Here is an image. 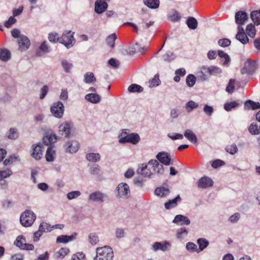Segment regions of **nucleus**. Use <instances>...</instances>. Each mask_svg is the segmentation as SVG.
I'll return each mask as SVG.
<instances>
[{
	"label": "nucleus",
	"mask_w": 260,
	"mask_h": 260,
	"mask_svg": "<svg viewBox=\"0 0 260 260\" xmlns=\"http://www.w3.org/2000/svg\"><path fill=\"white\" fill-rule=\"evenodd\" d=\"M173 222L178 225H189L190 223V220L187 217L182 215H177L174 218Z\"/></svg>",
	"instance_id": "nucleus-15"
},
{
	"label": "nucleus",
	"mask_w": 260,
	"mask_h": 260,
	"mask_svg": "<svg viewBox=\"0 0 260 260\" xmlns=\"http://www.w3.org/2000/svg\"><path fill=\"white\" fill-rule=\"evenodd\" d=\"M100 167L98 165H94L90 168V173L91 175H99L100 173Z\"/></svg>",
	"instance_id": "nucleus-60"
},
{
	"label": "nucleus",
	"mask_w": 260,
	"mask_h": 260,
	"mask_svg": "<svg viewBox=\"0 0 260 260\" xmlns=\"http://www.w3.org/2000/svg\"><path fill=\"white\" fill-rule=\"evenodd\" d=\"M55 151L53 149L52 146H49L47 148L45 158L47 161L51 162L54 160Z\"/></svg>",
	"instance_id": "nucleus-29"
},
{
	"label": "nucleus",
	"mask_w": 260,
	"mask_h": 260,
	"mask_svg": "<svg viewBox=\"0 0 260 260\" xmlns=\"http://www.w3.org/2000/svg\"><path fill=\"white\" fill-rule=\"evenodd\" d=\"M18 132L15 128H11L7 134L8 138L11 140H15L18 138Z\"/></svg>",
	"instance_id": "nucleus-38"
},
{
	"label": "nucleus",
	"mask_w": 260,
	"mask_h": 260,
	"mask_svg": "<svg viewBox=\"0 0 260 260\" xmlns=\"http://www.w3.org/2000/svg\"><path fill=\"white\" fill-rule=\"evenodd\" d=\"M225 149L226 152L231 154H234L238 151V148L235 144L227 146Z\"/></svg>",
	"instance_id": "nucleus-55"
},
{
	"label": "nucleus",
	"mask_w": 260,
	"mask_h": 260,
	"mask_svg": "<svg viewBox=\"0 0 260 260\" xmlns=\"http://www.w3.org/2000/svg\"><path fill=\"white\" fill-rule=\"evenodd\" d=\"M59 132L60 134L65 137H68L71 132L70 125L67 123H63L59 126Z\"/></svg>",
	"instance_id": "nucleus-24"
},
{
	"label": "nucleus",
	"mask_w": 260,
	"mask_h": 260,
	"mask_svg": "<svg viewBox=\"0 0 260 260\" xmlns=\"http://www.w3.org/2000/svg\"><path fill=\"white\" fill-rule=\"evenodd\" d=\"M11 54L10 51L5 48L0 49V60L7 62L11 59Z\"/></svg>",
	"instance_id": "nucleus-25"
},
{
	"label": "nucleus",
	"mask_w": 260,
	"mask_h": 260,
	"mask_svg": "<svg viewBox=\"0 0 260 260\" xmlns=\"http://www.w3.org/2000/svg\"><path fill=\"white\" fill-rule=\"evenodd\" d=\"M239 105V103L237 101H232L230 103H226L224 105V109L226 111H230Z\"/></svg>",
	"instance_id": "nucleus-42"
},
{
	"label": "nucleus",
	"mask_w": 260,
	"mask_h": 260,
	"mask_svg": "<svg viewBox=\"0 0 260 260\" xmlns=\"http://www.w3.org/2000/svg\"><path fill=\"white\" fill-rule=\"evenodd\" d=\"M18 160L17 156L13 155L9 156L8 158L6 159L4 161V164L5 166L10 165L13 162H16Z\"/></svg>",
	"instance_id": "nucleus-56"
},
{
	"label": "nucleus",
	"mask_w": 260,
	"mask_h": 260,
	"mask_svg": "<svg viewBox=\"0 0 260 260\" xmlns=\"http://www.w3.org/2000/svg\"><path fill=\"white\" fill-rule=\"evenodd\" d=\"M159 82H160V80L159 79L158 76L157 75H155L152 79L149 80V86L150 87H153L155 86H157L159 84Z\"/></svg>",
	"instance_id": "nucleus-53"
},
{
	"label": "nucleus",
	"mask_w": 260,
	"mask_h": 260,
	"mask_svg": "<svg viewBox=\"0 0 260 260\" xmlns=\"http://www.w3.org/2000/svg\"><path fill=\"white\" fill-rule=\"evenodd\" d=\"M117 191V196L120 198H127L128 197L130 190L128 185L126 183H120L116 188Z\"/></svg>",
	"instance_id": "nucleus-9"
},
{
	"label": "nucleus",
	"mask_w": 260,
	"mask_h": 260,
	"mask_svg": "<svg viewBox=\"0 0 260 260\" xmlns=\"http://www.w3.org/2000/svg\"><path fill=\"white\" fill-rule=\"evenodd\" d=\"M188 234L187 230L184 228H180L177 232L176 237L178 239H182Z\"/></svg>",
	"instance_id": "nucleus-50"
},
{
	"label": "nucleus",
	"mask_w": 260,
	"mask_h": 260,
	"mask_svg": "<svg viewBox=\"0 0 260 260\" xmlns=\"http://www.w3.org/2000/svg\"><path fill=\"white\" fill-rule=\"evenodd\" d=\"M218 43L220 46L225 47L230 45L231 41L229 39L224 38L220 39L218 41Z\"/></svg>",
	"instance_id": "nucleus-59"
},
{
	"label": "nucleus",
	"mask_w": 260,
	"mask_h": 260,
	"mask_svg": "<svg viewBox=\"0 0 260 260\" xmlns=\"http://www.w3.org/2000/svg\"><path fill=\"white\" fill-rule=\"evenodd\" d=\"M14 245L21 249L27 250L32 249V245L27 244L25 237L22 235L17 237L14 242Z\"/></svg>",
	"instance_id": "nucleus-7"
},
{
	"label": "nucleus",
	"mask_w": 260,
	"mask_h": 260,
	"mask_svg": "<svg viewBox=\"0 0 260 260\" xmlns=\"http://www.w3.org/2000/svg\"><path fill=\"white\" fill-rule=\"evenodd\" d=\"M133 48L135 50V52L143 53L147 49V47L144 46L141 48L138 43H136L135 45H134Z\"/></svg>",
	"instance_id": "nucleus-64"
},
{
	"label": "nucleus",
	"mask_w": 260,
	"mask_h": 260,
	"mask_svg": "<svg viewBox=\"0 0 260 260\" xmlns=\"http://www.w3.org/2000/svg\"><path fill=\"white\" fill-rule=\"evenodd\" d=\"M143 1L145 5L151 9H156L159 6V0H143Z\"/></svg>",
	"instance_id": "nucleus-36"
},
{
	"label": "nucleus",
	"mask_w": 260,
	"mask_h": 260,
	"mask_svg": "<svg viewBox=\"0 0 260 260\" xmlns=\"http://www.w3.org/2000/svg\"><path fill=\"white\" fill-rule=\"evenodd\" d=\"M198 76L203 81L207 80L210 76L209 67H202L198 73Z\"/></svg>",
	"instance_id": "nucleus-22"
},
{
	"label": "nucleus",
	"mask_w": 260,
	"mask_h": 260,
	"mask_svg": "<svg viewBox=\"0 0 260 260\" xmlns=\"http://www.w3.org/2000/svg\"><path fill=\"white\" fill-rule=\"evenodd\" d=\"M246 31L247 35H248L251 38H254L256 35V29L254 25L252 24H249L247 25Z\"/></svg>",
	"instance_id": "nucleus-39"
},
{
	"label": "nucleus",
	"mask_w": 260,
	"mask_h": 260,
	"mask_svg": "<svg viewBox=\"0 0 260 260\" xmlns=\"http://www.w3.org/2000/svg\"><path fill=\"white\" fill-rule=\"evenodd\" d=\"M148 165L151 166L153 171L158 174H162L164 171V167L156 159H151L148 162Z\"/></svg>",
	"instance_id": "nucleus-14"
},
{
	"label": "nucleus",
	"mask_w": 260,
	"mask_h": 260,
	"mask_svg": "<svg viewBox=\"0 0 260 260\" xmlns=\"http://www.w3.org/2000/svg\"><path fill=\"white\" fill-rule=\"evenodd\" d=\"M218 56L224 59V61L223 64L224 65L227 64L230 61V58L228 54L225 53L224 51L222 50H219L218 51Z\"/></svg>",
	"instance_id": "nucleus-51"
},
{
	"label": "nucleus",
	"mask_w": 260,
	"mask_h": 260,
	"mask_svg": "<svg viewBox=\"0 0 260 260\" xmlns=\"http://www.w3.org/2000/svg\"><path fill=\"white\" fill-rule=\"evenodd\" d=\"M51 226L49 223L43 222L40 224L39 228L40 231H42L43 233H47L52 231Z\"/></svg>",
	"instance_id": "nucleus-48"
},
{
	"label": "nucleus",
	"mask_w": 260,
	"mask_h": 260,
	"mask_svg": "<svg viewBox=\"0 0 260 260\" xmlns=\"http://www.w3.org/2000/svg\"><path fill=\"white\" fill-rule=\"evenodd\" d=\"M248 131L251 135H255L260 133V126L256 123H252L250 125Z\"/></svg>",
	"instance_id": "nucleus-40"
},
{
	"label": "nucleus",
	"mask_w": 260,
	"mask_h": 260,
	"mask_svg": "<svg viewBox=\"0 0 260 260\" xmlns=\"http://www.w3.org/2000/svg\"><path fill=\"white\" fill-rule=\"evenodd\" d=\"M181 198L179 196H177L175 199L170 200L165 204V207L167 209H170L175 207L177 205V201H180Z\"/></svg>",
	"instance_id": "nucleus-31"
},
{
	"label": "nucleus",
	"mask_w": 260,
	"mask_h": 260,
	"mask_svg": "<svg viewBox=\"0 0 260 260\" xmlns=\"http://www.w3.org/2000/svg\"><path fill=\"white\" fill-rule=\"evenodd\" d=\"M156 158L162 164L165 166H169L171 163V157L168 153L165 152H159Z\"/></svg>",
	"instance_id": "nucleus-12"
},
{
	"label": "nucleus",
	"mask_w": 260,
	"mask_h": 260,
	"mask_svg": "<svg viewBox=\"0 0 260 260\" xmlns=\"http://www.w3.org/2000/svg\"><path fill=\"white\" fill-rule=\"evenodd\" d=\"M235 80L231 79L229 84L226 87V91L229 93H232L234 91L235 88Z\"/></svg>",
	"instance_id": "nucleus-49"
},
{
	"label": "nucleus",
	"mask_w": 260,
	"mask_h": 260,
	"mask_svg": "<svg viewBox=\"0 0 260 260\" xmlns=\"http://www.w3.org/2000/svg\"><path fill=\"white\" fill-rule=\"evenodd\" d=\"M57 136L52 131L46 132L43 138V143L46 145H51L57 141Z\"/></svg>",
	"instance_id": "nucleus-6"
},
{
	"label": "nucleus",
	"mask_w": 260,
	"mask_h": 260,
	"mask_svg": "<svg viewBox=\"0 0 260 260\" xmlns=\"http://www.w3.org/2000/svg\"><path fill=\"white\" fill-rule=\"evenodd\" d=\"M106 197L104 193L99 191L91 193L89 196V200L94 202H103Z\"/></svg>",
	"instance_id": "nucleus-16"
},
{
	"label": "nucleus",
	"mask_w": 260,
	"mask_h": 260,
	"mask_svg": "<svg viewBox=\"0 0 260 260\" xmlns=\"http://www.w3.org/2000/svg\"><path fill=\"white\" fill-rule=\"evenodd\" d=\"M70 250L67 248H61L59 250L56 252L55 256L58 258H63L69 252Z\"/></svg>",
	"instance_id": "nucleus-47"
},
{
	"label": "nucleus",
	"mask_w": 260,
	"mask_h": 260,
	"mask_svg": "<svg viewBox=\"0 0 260 260\" xmlns=\"http://www.w3.org/2000/svg\"><path fill=\"white\" fill-rule=\"evenodd\" d=\"M49 49L45 41L43 42L36 52L37 56L41 57L49 52Z\"/></svg>",
	"instance_id": "nucleus-21"
},
{
	"label": "nucleus",
	"mask_w": 260,
	"mask_h": 260,
	"mask_svg": "<svg viewBox=\"0 0 260 260\" xmlns=\"http://www.w3.org/2000/svg\"><path fill=\"white\" fill-rule=\"evenodd\" d=\"M167 245H169L168 243L165 242V244H162L159 242H155L153 245V248L154 251L160 249L162 251H165L167 249Z\"/></svg>",
	"instance_id": "nucleus-44"
},
{
	"label": "nucleus",
	"mask_w": 260,
	"mask_h": 260,
	"mask_svg": "<svg viewBox=\"0 0 260 260\" xmlns=\"http://www.w3.org/2000/svg\"><path fill=\"white\" fill-rule=\"evenodd\" d=\"M184 136L192 143H196L198 141L197 136L190 129H186L184 133Z\"/></svg>",
	"instance_id": "nucleus-26"
},
{
	"label": "nucleus",
	"mask_w": 260,
	"mask_h": 260,
	"mask_svg": "<svg viewBox=\"0 0 260 260\" xmlns=\"http://www.w3.org/2000/svg\"><path fill=\"white\" fill-rule=\"evenodd\" d=\"M16 22V19L13 16H10L8 20L4 23V26L7 28H10Z\"/></svg>",
	"instance_id": "nucleus-61"
},
{
	"label": "nucleus",
	"mask_w": 260,
	"mask_h": 260,
	"mask_svg": "<svg viewBox=\"0 0 260 260\" xmlns=\"http://www.w3.org/2000/svg\"><path fill=\"white\" fill-rule=\"evenodd\" d=\"M44 147L43 144L39 143L34 148V158L37 160L40 159L44 152Z\"/></svg>",
	"instance_id": "nucleus-20"
},
{
	"label": "nucleus",
	"mask_w": 260,
	"mask_h": 260,
	"mask_svg": "<svg viewBox=\"0 0 260 260\" xmlns=\"http://www.w3.org/2000/svg\"><path fill=\"white\" fill-rule=\"evenodd\" d=\"M52 115L56 118H61L64 112V106L60 102L54 103L51 108Z\"/></svg>",
	"instance_id": "nucleus-5"
},
{
	"label": "nucleus",
	"mask_w": 260,
	"mask_h": 260,
	"mask_svg": "<svg viewBox=\"0 0 260 260\" xmlns=\"http://www.w3.org/2000/svg\"><path fill=\"white\" fill-rule=\"evenodd\" d=\"M96 81V78L92 72H87L84 76V82L87 84L93 83Z\"/></svg>",
	"instance_id": "nucleus-34"
},
{
	"label": "nucleus",
	"mask_w": 260,
	"mask_h": 260,
	"mask_svg": "<svg viewBox=\"0 0 260 260\" xmlns=\"http://www.w3.org/2000/svg\"><path fill=\"white\" fill-rule=\"evenodd\" d=\"M186 23L188 27L191 29H195L198 26V21L193 17H189L186 20Z\"/></svg>",
	"instance_id": "nucleus-37"
},
{
	"label": "nucleus",
	"mask_w": 260,
	"mask_h": 260,
	"mask_svg": "<svg viewBox=\"0 0 260 260\" xmlns=\"http://www.w3.org/2000/svg\"><path fill=\"white\" fill-rule=\"evenodd\" d=\"M255 69V62L252 60L248 58L245 61L244 66L241 70L242 74H251Z\"/></svg>",
	"instance_id": "nucleus-10"
},
{
	"label": "nucleus",
	"mask_w": 260,
	"mask_h": 260,
	"mask_svg": "<svg viewBox=\"0 0 260 260\" xmlns=\"http://www.w3.org/2000/svg\"><path fill=\"white\" fill-rule=\"evenodd\" d=\"M117 39V36L115 33L109 35L106 39L107 45L111 48H113L115 45V41Z\"/></svg>",
	"instance_id": "nucleus-41"
},
{
	"label": "nucleus",
	"mask_w": 260,
	"mask_h": 260,
	"mask_svg": "<svg viewBox=\"0 0 260 260\" xmlns=\"http://www.w3.org/2000/svg\"><path fill=\"white\" fill-rule=\"evenodd\" d=\"M66 147L67 151L70 153H74L78 151L79 148V144L77 141H68L66 144Z\"/></svg>",
	"instance_id": "nucleus-19"
},
{
	"label": "nucleus",
	"mask_w": 260,
	"mask_h": 260,
	"mask_svg": "<svg viewBox=\"0 0 260 260\" xmlns=\"http://www.w3.org/2000/svg\"><path fill=\"white\" fill-rule=\"evenodd\" d=\"M129 130L123 129L119 135V142L120 143H131L133 144H137L140 140L139 135L137 133H129Z\"/></svg>",
	"instance_id": "nucleus-2"
},
{
	"label": "nucleus",
	"mask_w": 260,
	"mask_h": 260,
	"mask_svg": "<svg viewBox=\"0 0 260 260\" xmlns=\"http://www.w3.org/2000/svg\"><path fill=\"white\" fill-rule=\"evenodd\" d=\"M197 243L199 244V248L197 249L196 251L198 252L203 251L209 245V242L205 238H200L198 240Z\"/></svg>",
	"instance_id": "nucleus-30"
},
{
	"label": "nucleus",
	"mask_w": 260,
	"mask_h": 260,
	"mask_svg": "<svg viewBox=\"0 0 260 260\" xmlns=\"http://www.w3.org/2000/svg\"><path fill=\"white\" fill-rule=\"evenodd\" d=\"M74 34V32L71 30L65 31L60 38L59 42L63 44L67 48H70L76 42Z\"/></svg>",
	"instance_id": "nucleus-3"
},
{
	"label": "nucleus",
	"mask_w": 260,
	"mask_h": 260,
	"mask_svg": "<svg viewBox=\"0 0 260 260\" xmlns=\"http://www.w3.org/2000/svg\"><path fill=\"white\" fill-rule=\"evenodd\" d=\"M148 165L142 164L137 170L138 174H141L144 177H150L152 174V172L148 168Z\"/></svg>",
	"instance_id": "nucleus-18"
},
{
	"label": "nucleus",
	"mask_w": 260,
	"mask_h": 260,
	"mask_svg": "<svg viewBox=\"0 0 260 260\" xmlns=\"http://www.w3.org/2000/svg\"><path fill=\"white\" fill-rule=\"evenodd\" d=\"M260 108V103L255 102L251 100H247L244 103V109L249 110L250 109L255 110Z\"/></svg>",
	"instance_id": "nucleus-23"
},
{
	"label": "nucleus",
	"mask_w": 260,
	"mask_h": 260,
	"mask_svg": "<svg viewBox=\"0 0 260 260\" xmlns=\"http://www.w3.org/2000/svg\"><path fill=\"white\" fill-rule=\"evenodd\" d=\"M236 38L243 44H246L249 42V39L244 32L243 28L240 26L238 27V32L236 35Z\"/></svg>",
	"instance_id": "nucleus-17"
},
{
	"label": "nucleus",
	"mask_w": 260,
	"mask_h": 260,
	"mask_svg": "<svg viewBox=\"0 0 260 260\" xmlns=\"http://www.w3.org/2000/svg\"><path fill=\"white\" fill-rule=\"evenodd\" d=\"M197 185L199 188L205 189L212 186L213 181L208 177L204 176L197 182Z\"/></svg>",
	"instance_id": "nucleus-8"
},
{
	"label": "nucleus",
	"mask_w": 260,
	"mask_h": 260,
	"mask_svg": "<svg viewBox=\"0 0 260 260\" xmlns=\"http://www.w3.org/2000/svg\"><path fill=\"white\" fill-rule=\"evenodd\" d=\"M210 76L211 75H217L222 72L220 68L216 66H211L209 67Z\"/></svg>",
	"instance_id": "nucleus-57"
},
{
	"label": "nucleus",
	"mask_w": 260,
	"mask_h": 260,
	"mask_svg": "<svg viewBox=\"0 0 260 260\" xmlns=\"http://www.w3.org/2000/svg\"><path fill=\"white\" fill-rule=\"evenodd\" d=\"M250 17L254 22L257 25H260V10H255L251 12Z\"/></svg>",
	"instance_id": "nucleus-32"
},
{
	"label": "nucleus",
	"mask_w": 260,
	"mask_h": 260,
	"mask_svg": "<svg viewBox=\"0 0 260 260\" xmlns=\"http://www.w3.org/2000/svg\"><path fill=\"white\" fill-rule=\"evenodd\" d=\"M199 104L193 101L188 102L185 105V109L188 112H190L194 109L198 108Z\"/></svg>",
	"instance_id": "nucleus-45"
},
{
	"label": "nucleus",
	"mask_w": 260,
	"mask_h": 260,
	"mask_svg": "<svg viewBox=\"0 0 260 260\" xmlns=\"http://www.w3.org/2000/svg\"><path fill=\"white\" fill-rule=\"evenodd\" d=\"M48 39L50 42L53 43H56L59 41L60 38H59L58 34L55 32H51L49 34Z\"/></svg>",
	"instance_id": "nucleus-58"
},
{
	"label": "nucleus",
	"mask_w": 260,
	"mask_h": 260,
	"mask_svg": "<svg viewBox=\"0 0 260 260\" xmlns=\"http://www.w3.org/2000/svg\"><path fill=\"white\" fill-rule=\"evenodd\" d=\"M196 81V77L192 74L188 75L186 79V82L188 86L192 87Z\"/></svg>",
	"instance_id": "nucleus-46"
},
{
	"label": "nucleus",
	"mask_w": 260,
	"mask_h": 260,
	"mask_svg": "<svg viewBox=\"0 0 260 260\" xmlns=\"http://www.w3.org/2000/svg\"><path fill=\"white\" fill-rule=\"evenodd\" d=\"M11 170L8 169L5 171H0V179H3L7 178L12 175Z\"/></svg>",
	"instance_id": "nucleus-63"
},
{
	"label": "nucleus",
	"mask_w": 260,
	"mask_h": 260,
	"mask_svg": "<svg viewBox=\"0 0 260 260\" xmlns=\"http://www.w3.org/2000/svg\"><path fill=\"white\" fill-rule=\"evenodd\" d=\"M170 192L169 189L165 187H157L155 190V194L161 198L168 196L170 193Z\"/></svg>",
	"instance_id": "nucleus-27"
},
{
	"label": "nucleus",
	"mask_w": 260,
	"mask_h": 260,
	"mask_svg": "<svg viewBox=\"0 0 260 260\" xmlns=\"http://www.w3.org/2000/svg\"><path fill=\"white\" fill-rule=\"evenodd\" d=\"M17 41L19 49L22 51L27 50L30 45V41L25 36H20Z\"/></svg>",
	"instance_id": "nucleus-13"
},
{
	"label": "nucleus",
	"mask_w": 260,
	"mask_h": 260,
	"mask_svg": "<svg viewBox=\"0 0 260 260\" xmlns=\"http://www.w3.org/2000/svg\"><path fill=\"white\" fill-rule=\"evenodd\" d=\"M61 64L66 73H70L73 67L72 63L69 62L67 60H62L61 62Z\"/></svg>",
	"instance_id": "nucleus-54"
},
{
	"label": "nucleus",
	"mask_w": 260,
	"mask_h": 260,
	"mask_svg": "<svg viewBox=\"0 0 260 260\" xmlns=\"http://www.w3.org/2000/svg\"><path fill=\"white\" fill-rule=\"evenodd\" d=\"M20 221L23 226H30L32 224V212L30 210H26L21 214Z\"/></svg>",
	"instance_id": "nucleus-4"
},
{
	"label": "nucleus",
	"mask_w": 260,
	"mask_h": 260,
	"mask_svg": "<svg viewBox=\"0 0 260 260\" xmlns=\"http://www.w3.org/2000/svg\"><path fill=\"white\" fill-rule=\"evenodd\" d=\"M86 158L88 161L95 162L100 160L101 156L98 153H89L86 155Z\"/></svg>",
	"instance_id": "nucleus-35"
},
{
	"label": "nucleus",
	"mask_w": 260,
	"mask_h": 260,
	"mask_svg": "<svg viewBox=\"0 0 260 260\" xmlns=\"http://www.w3.org/2000/svg\"><path fill=\"white\" fill-rule=\"evenodd\" d=\"M88 241L91 245H96L99 242V240L95 233H90L88 236Z\"/></svg>",
	"instance_id": "nucleus-52"
},
{
	"label": "nucleus",
	"mask_w": 260,
	"mask_h": 260,
	"mask_svg": "<svg viewBox=\"0 0 260 260\" xmlns=\"http://www.w3.org/2000/svg\"><path fill=\"white\" fill-rule=\"evenodd\" d=\"M235 17L236 23L239 25H243L248 19L247 14L242 11L236 12Z\"/></svg>",
	"instance_id": "nucleus-11"
},
{
	"label": "nucleus",
	"mask_w": 260,
	"mask_h": 260,
	"mask_svg": "<svg viewBox=\"0 0 260 260\" xmlns=\"http://www.w3.org/2000/svg\"><path fill=\"white\" fill-rule=\"evenodd\" d=\"M85 99L92 103L96 104L100 102L101 98L96 93H88L85 95Z\"/></svg>",
	"instance_id": "nucleus-28"
},
{
	"label": "nucleus",
	"mask_w": 260,
	"mask_h": 260,
	"mask_svg": "<svg viewBox=\"0 0 260 260\" xmlns=\"http://www.w3.org/2000/svg\"><path fill=\"white\" fill-rule=\"evenodd\" d=\"M143 90L142 86L136 84H132L128 88V90L130 92H141Z\"/></svg>",
	"instance_id": "nucleus-43"
},
{
	"label": "nucleus",
	"mask_w": 260,
	"mask_h": 260,
	"mask_svg": "<svg viewBox=\"0 0 260 260\" xmlns=\"http://www.w3.org/2000/svg\"><path fill=\"white\" fill-rule=\"evenodd\" d=\"M94 260H112L114 256L113 250L109 246L97 248Z\"/></svg>",
	"instance_id": "nucleus-1"
},
{
	"label": "nucleus",
	"mask_w": 260,
	"mask_h": 260,
	"mask_svg": "<svg viewBox=\"0 0 260 260\" xmlns=\"http://www.w3.org/2000/svg\"><path fill=\"white\" fill-rule=\"evenodd\" d=\"M75 236L71 235V236H67V235H61L60 236H58L56 239L57 243H66L70 241L73 240L75 238Z\"/></svg>",
	"instance_id": "nucleus-33"
},
{
	"label": "nucleus",
	"mask_w": 260,
	"mask_h": 260,
	"mask_svg": "<svg viewBox=\"0 0 260 260\" xmlns=\"http://www.w3.org/2000/svg\"><path fill=\"white\" fill-rule=\"evenodd\" d=\"M81 193L79 191H73L67 194V198L69 200H72L80 196Z\"/></svg>",
	"instance_id": "nucleus-62"
}]
</instances>
